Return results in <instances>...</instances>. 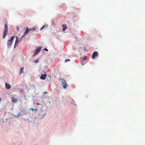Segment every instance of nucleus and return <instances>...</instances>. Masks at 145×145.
<instances>
[{
    "label": "nucleus",
    "mask_w": 145,
    "mask_h": 145,
    "mask_svg": "<svg viewBox=\"0 0 145 145\" xmlns=\"http://www.w3.org/2000/svg\"><path fill=\"white\" fill-rule=\"evenodd\" d=\"M8 31V27L7 24H5V29L4 30L3 37L5 39L7 36Z\"/></svg>",
    "instance_id": "nucleus-1"
},
{
    "label": "nucleus",
    "mask_w": 145,
    "mask_h": 145,
    "mask_svg": "<svg viewBox=\"0 0 145 145\" xmlns=\"http://www.w3.org/2000/svg\"><path fill=\"white\" fill-rule=\"evenodd\" d=\"M14 37H12L10 38V39L8 40L7 43V45L8 47H10L11 46L12 42V40H14Z\"/></svg>",
    "instance_id": "nucleus-2"
},
{
    "label": "nucleus",
    "mask_w": 145,
    "mask_h": 145,
    "mask_svg": "<svg viewBox=\"0 0 145 145\" xmlns=\"http://www.w3.org/2000/svg\"><path fill=\"white\" fill-rule=\"evenodd\" d=\"M41 47H39L35 51L34 56H36L37 54L42 49Z\"/></svg>",
    "instance_id": "nucleus-3"
},
{
    "label": "nucleus",
    "mask_w": 145,
    "mask_h": 145,
    "mask_svg": "<svg viewBox=\"0 0 145 145\" xmlns=\"http://www.w3.org/2000/svg\"><path fill=\"white\" fill-rule=\"evenodd\" d=\"M29 31V29L28 27H27L26 28V30L24 33L23 35L22 36V38L24 37L27 34H28Z\"/></svg>",
    "instance_id": "nucleus-4"
},
{
    "label": "nucleus",
    "mask_w": 145,
    "mask_h": 145,
    "mask_svg": "<svg viewBox=\"0 0 145 145\" xmlns=\"http://www.w3.org/2000/svg\"><path fill=\"white\" fill-rule=\"evenodd\" d=\"M5 87L7 89H9L11 88V86L9 84L5 82Z\"/></svg>",
    "instance_id": "nucleus-5"
},
{
    "label": "nucleus",
    "mask_w": 145,
    "mask_h": 145,
    "mask_svg": "<svg viewBox=\"0 0 145 145\" xmlns=\"http://www.w3.org/2000/svg\"><path fill=\"white\" fill-rule=\"evenodd\" d=\"M40 78L42 80H44L45 79V74H42L40 76Z\"/></svg>",
    "instance_id": "nucleus-6"
},
{
    "label": "nucleus",
    "mask_w": 145,
    "mask_h": 145,
    "mask_svg": "<svg viewBox=\"0 0 145 145\" xmlns=\"http://www.w3.org/2000/svg\"><path fill=\"white\" fill-rule=\"evenodd\" d=\"M11 99L12 101L13 102H16L18 100L17 98H15L14 97H12Z\"/></svg>",
    "instance_id": "nucleus-7"
},
{
    "label": "nucleus",
    "mask_w": 145,
    "mask_h": 145,
    "mask_svg": "<svg viewBox=\"0 0 145 145\" xmlns=\"http://www.w3.org/2000/svg\"><path fill=\"white\" fill-rule=\"evenodd\" d=\"M16 39L15 41V45H18V37H16Z\"/></svg>",
    "instance_id": "nucleus-8"
},
{
    "label": "nucleus",
    "mask_w": 145,
    "mask_h": 145,
    "mask_svg": "<svg viewBox=\"0 0 145 145\" xmlns=\"http://www.w3.org/2000/svg\"><path fill=\"white\" fill-rule=\"evenodd\" d=\"M24 69V68L23 67H22L20 68V74H21L22 73L24 72H23Z\"/></svg>",
    "instance_id": "nucleus-9"
},
{
    "label": "nucleus",
    "mask_w": 145,
    "mask_h": 145,
    "mask_svg": "<svg viewBox=\"0 0 145 145\" xmlns=\"http://www.w3.org/2000/svg\"><path fill=\"white\" fill-rule=\"evenodd\" d=\"M35 28H32L31 29H29V30H33L34 31H35Z\"/></svg>",
    "instance_id": "nucleus-10"
},
{
    "label": "nucleus",
    "mask_w": 145,
    "mask_h": 145,
    "mask_svg": "<svg viewBox=\"0 0 145 145\" xmlns=\"http://www.w3.org/2000/svg\"><path fill=\"white\" fill-rule=\"evenodd\" d=\"M45 27V25H43L42 27L40 29V30H42L43 28Z\"/></svg>",
    "instance_id": "nucleus-11"
},
{
    "label": "nucleus",
    "mask_w": 145,
    "mask_h": 145,
    "mask_svg": "<svg viewBox=\"0 0 145 145\" xmlns=\"http://www.w3.org/2000/svg\"><path fill=\"white\" fill-rule=\"evenodd\" d=\"M31 109L32 110V111L34 110L36 111L37 110V109H34L33 108H31Z\"/></svg>",
    "instance_id": "nucleus-12"
},
{
    "label": "nucleus",
    "mask_w": 145,
    "mask_h": 145,
    "mask_svg": "<svg viewBox=\"0 0 145 145\" xmlns=\"http://www.w3.org/2000/svg\"><path fill=\"white\" fill-rule=\"evenodd\" d=\"M17 45H15V44L14 46V48H15L16 46H17Z\"/></svg>",
    "instance_id": "nucleus-13"
},
{
    "label": "nucleus",
    "mask_w": 145,
    "mask_h": 145,
    "mask_svg": "<svg viewBox=\"0 0 145 145\" xmlns=\"http://www.w3.org/2000/svg\"><path fill=\"white\" fill-rule=\"evenodd\" d=\"M1 98H0V101H1Z\"/></svg>",
    "instance_id": "nucleus-14"
},
{
    "label": "nucleus",
    "mask_w": 145,
    "mask_h": 145,
    "mask_svg": "<svg viewBox=\"0 0 145 145\" xmlns=\"http://www.w3.org/2000/svg\"><path fill=\"white\" fill-rule=\"evenodd\" d=\"M37 105H39V103H37Z\"/></svg>",
    "instance_id": "nucleus-15"
},
{
    "label": "nucleus",
    "mask_w": 145,
    "mask_h": 145,
    "mask_svg": "<svg viewBox=\"0 0 145 145\" xmlns=\"http://www.w3.org/2000/svg\"><path fill=\"white\" fill-rule=\"evenodd\" d=\"M43 50H45V48H44V49H43Z\"/></svg>",
    "instance_id": "nucleus-16"
},
{
    "label": "nucleus",
    "mask_w": 145,
    "mask_h": 145,
    "mask_svg": "<svg viewBox=\"0 0 145 145\" xmlns=\"http://www.w3.org/2000/svg\"><path fill=\"white\" fill-rule=\"evenodd\" d=\"M20 115V114H19L18 116H19Z\"/></svg>",
    "instance_id": "nucleus-17"
},
{
    "label": "nucleus",
    "mask_w": 145,
    "mask_h": 145,
    "mask_svg": "<svg viewBox=\"0 0 145 145\" xmlns=\"http://www.w3.org/2000/svg\"><path fill=\"white\" fill-rule=\"evenodd\" d=\"M45 93V92H44V93Z\"/></svg>",
    "instance_id": "nucleus-18"
}]
</instances>
